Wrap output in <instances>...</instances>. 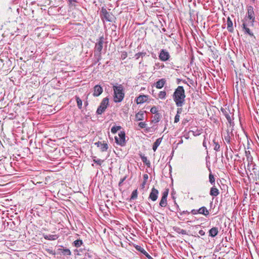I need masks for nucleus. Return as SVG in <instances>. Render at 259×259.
Masks as SVG:
<instances>
[{
	"label": "nucleus",
	"instance_id": "obj_1",
	"mask_svg": "<svg viewBox=\"0 0 259 259\" xmlns=\"http://www.w3.org/2000/svg\"><path fill=\"white\" fill-rule=\"evenodd\" d=\"M185 97L184 88L182 86H178L172 95L173 100L177 107H182L184 104Z\"/></svg>",
	"mask_w": 259,
	"mask_h": 259
},
{
	"label": "nucleus",
	"instance_id": "obj_2",
	"mask_svg": "<svg viewBox=\"0 0 259 259\" xmlns=\"http://www.w3.org/2000/svg\"><path fill=\"white\" fill-rule=\"evenodd\" d=\"M113 100L115 103L121 102L124 97V88L121 84L113 87Z\"/></svg>",
	"mask_w": 259,
	"mask_h": 259
},
{
	"label": "nucleus",
	"instance_id": "obj_3",
	"mask_svg": "<svg viewBox=\"0 0 259 259\" xmlns=\"http://www.w3.org/2000/svg\"><path fill=\"white\" fill-rule=\"evenodd\" d=\"M115 142L117 144L123 146L125 144V134L124 132L120 131L118 134V136L115 137Z\"/></svg>",
	"mask_w": 259,
	"mask_h": 259
},
{
	"label": "nucleus",
	"instance_id": "obj_4",
	"mask_svg": "<svg viewBox=\"0 0 259 259\" xmlns=\"http://www.w3.org/2000/svg\"><path fill=\"white\" fill-rule=\"evenodd\" d=\"M104 42V38L103 36L100 37L98 41L96 44L95 47V55L98 57L101 56V51L103 49V45Z\"/></svg>",
	"mask_w": 259,
	"mask_h": 259
},
{
	"label": "nucleus",
	"instance_id": "obj_5",
	"mask_svg": "<svg viewBox=\"0 0 259 259\" xmlns=\"http://www.w3.org/2000/svg\"><path fill=\"white\" fill-rule=\"evenodd\" d=\"M109 104V99L107 98H104L100 106L97 110V113L98 114H101L103 112L105 111Z\"/></svg>",
	"mask_w": 259,
	"mask_h": 259
},
{
	"label": "nucleus",
	"instance_id": "obj_6",
	"mask_svg": "<svg viewBox=\"0 0 259 259\" xmlns=\"http://www.w3.org/2000/svg\"><path fill=\"white\" fill-rule=\"evenodd\" d=\"M158 57L161 61L165 62L169 59L170 56L167 51L165 49H162L160 51Z\"/></svg>",
	"mask_w": 259,
	"mask_h": 259
},
{
	"label": "nucleus",
	"instance_id": "obj_7",
	"mask_svg": "<svg viewBox=\"0 0 259 259\" xmlns=\"http://www.w3.org/2000/svg\"><path fill=\"white\" fill-rule=\"evenodd\" d=\"M244 19L247 20H252V21H255V15L253 11V8L252 6H249L247 7V13Z\"/></svg>",
	"mask_w": 259,
	"mask_h": 259
},
{
	"label": "nucleus",
	"instance_id": "obj_8",
	"mask_svg": "<svg viewBox=\"0 0 259 259\" xmlns=\"http://www.w3.org/2000/svg\"><path fill=\"white\" fill-rule=\"evenodd\" d=\"M221 111L226 117L229 123L231 124L232 116L230 110L227 108H221Z\"/></svg>",
	"mask_w": 259,
	"mask_h": 259
},
{
	"label": "nucleus",
	"instance_id": "obj_9",
	"mask_svg": "<svg viewBox=\"0 0 259 259\" xmlns=\"http://www.w3.org/2000/svg\"><path fill=\"white\" fill-rule=\"evenodd\" d=\"M95 144L100 148L102 152L106 151L108 149V145L106 143H102L101 142H98L95 143Z\"/></svg>",
	"mask_w": 259,
	"mask_h": 259
},
{
	"label": "nucleus",
	"instance_id": "obj_10",
	"mask_svg": "<svg viewBox=\"0 0 259 259\" xmlns=\"http://www.w3.org/2000/svg\"><path fill=\"white\" fill-rule=\"evenodd\" d=\"M102 15L103 17L109 22L112 21V16L110 14L107 12L105 9H102L101 11Z\"/></svg>",
	"mask_w": 259,
	"mask_h": 259
},
{
	"label": "nucleus",
	"instance_id": "obj_11",
	"mask_svg": "<svg viewBox=\"0 0 259 259\" xmlns=\"http://www.w3.org/2000/svg\"><path fill=\"white\" fill-rule=\"evenodd\" d=\"M103 92L102 88L99 85H96L94 88L93 96L94 97H98L100 96Z\"/></svg>",
	"mask_w": 259,
	"mask_h": 259
},
{
	"label": "nucleus",
	"instance_id": "obj_12",
	"mask_svg": "<svg viewBox=\"0 0 259 259\" xmlns=\"http://www.w3.org/2000/svg\"><path fill=\"white\" fill-rule=\"evenodd\" d=\"M158 191L157 190L153 188L151 193H150L149 198L152 201H155L156 200L158 197Z\"/></svg>",
	"mask_w": 259,
	"mask_h": 259
},
{
	"label": "nucleus",
	"instance_id": "obj_13",
	"mask_svg": "<svg viewBox=\"0 0 259 259\" xmlns=\"http://www.w3.org/2000/svg\"><path fill=\"white\" fill-rule=\"evenodd\" d=\"M219 233V229L217 227H213L212 228H211L209 231V236L211 237H215Z\"/></svg>",
	"mask_w": 259,
	"mask_h": 259
},
{
	"label": "nucleus",
	"instance_id": "obj_14",
	"mask_svg": "<svg viewBox=\"0 0 259 259\" xmlns=\"http://www.w3.org/2000/svg\"><path fill=\"white\" fill-rule=\"evenodd\" d=\"M148 99V96L146 95H140L136 99L137 104H141L145 102Z\"/></svg>",
	"mask_w": 259,
	"mask_h": 259
},
{
	"label": "nucleus",
	"instance_id": "obj_15",
	"mask_svg": "<svg viewBox=\"0 0 259 259\" xmlns=\"http://www.w3.org/2000/svg\"><path fill=\"white\" fill-rule=\"evenodd\" d=\"M227 28L229 32H232L234 30L233 27V22L230 17H228L227 20Z\"/></svg>",
	"mask_w": 259,
	"mask_h": 259
},
{
	"label": "nucleus",
	"instance_id": "obj_16",
	"mask_svg": "<svg viewBox=\"0 0 259 259\" xmlns=\"http://www.w3.org/2000/svg\"><path fill=\"white\" fill-rule=\"evenodd\" d=\"M166 83V80L164 78H162L158 80L155 83V87L157 89H160L163 88Z\"/></svg>",
	"mask_w": 259,
	"mask_h": 259
},
{
	"label": "nucleus",
	"instance_id": "obj_17",
	"mask_svg": "<svg viewBox=\"0 0 259 259\" xmlns=\"http://www.w3.org/2000/svg\"><path fill=\"white\" fill-rule=\"evenodd\" d=\"M245 156L246 157L247 161L248 162V165H251L253 164V158L251 155L250 151H245Z\"/></svg>",
	"mask_w": 259,
	"mask_h": 259
},
{
	"label": "nucleus",
	"instance_id": "obj_18",
	"mask_svg": "<svg viewBox=\"0 0 259 259\" xmlns=\"http://www.w3.org/2000/svg\"><path fill=\"white\" fill-rule=\"evenodd\" d=\"M197 212H198V213L203 214L205 217H207L209 215V211L205 206H202L199 208Z\"/></svg>",
	"mask_w": 259,
	"mask_h": 259
},
{
	"label": "nucleus",
	"instance_id": "obj_19",
	"mask_svg": "<svg viewBox=\"0 0 259 259\" xmlns=\"http://www.w3.org/2000/svg\"><path fill=\"white\" fill-rule=\"evenodd\" d=\"M44 238L48 240H56L59 237V236L57 235H46L43 234Z\"/></svg>",
	"mask_w": 259,
	"mask_h": 259
},
{
	"label": "nucleus",
	"instance_id": "obj_20",
	"mask_svg": "<svg viewBox=\"0 0 259 259\" xmlns=\"http://www.w3.org/2000/svg\"><path fill=\"white\" fill-rule=\"evenodd\" d=\"M145 111H140L136 114V120L140 121L143 120L144 118V113Z\"/></svg>",
	"mask_w": 259,
	"mask_h": 259
},
{
	"label": "nucleus",
	"instance_id": "obj_21",
	"mask_svg": "<svg viewBox=\"0 0 259 259\" xmlns=\"http://www.w3.org/2000/svg\"><path fill=\"white\" fill-rule=\"evenodd\" d=\"M219 194V191L215 186H213L210 191V195L212 196H217Z\"/></svg>",
	"mask_w": 259,
	"mask_h": 259
},
{
	"label": "nucleus",
	"instance_id": "obj_22",
	"mask_svg": "<svg viewBox=\"0 0 259 259\" xmlns=\"http://www.w3.org/2000/svg\"><path fill=\"white\" fill-rule=\"evenodd\" d=\"M178 211L179 213V215L178 216V218L182 221H185V219L183 218V215L184 214H189L190 212L186 210V211H181L180 209H179V210Z\"/></svg>",
	"mask_w": 259,
	"mask_h": 259
},
{
	"label": "nucleus",
	"instance_id": "obj_23",
	"mask_svg": "<svg viewBox=\"0 0 259 259\" xmlns=\"http://www.w3.org/2000/svg\"><path fill=\"white\" fill-rule=\"evenodd\" d=\"M173 229L176 232H177L178 234H181L182 235H186L187 234L186 231L183 229H181L180 227H174Z\"/></svg>",
	"mask_w": 259,
	"mask_h": 259
},
{
	"label": "nucleus",
	"instance_id": "obj_24",
	"mask_svg": "<svg viewBox=\"0 0 259 259\" xmlns=\"http://www.w3.org/2000/svg\"><path fill=\"white\" fill-rule=\"evenodd\" d=\"M254 21H252V20H249V19H244V22L242 24V26H253V23Z\"/></svg>",
	"mask_w": 259,
	"mask_h": 259
},
{
	"label": "nucleus",
	"instance_id": "obj_25",
	"mask_svg": "<svg viewBox=\"0 0 259 259\" xmlns=\"http://www.w3.org/2000/svg\"><path fill=\"white\" fill-rule=\"evenodd\" d=\"M161 141H162L161 138H158L156 140V141L153 144V147H152V149L154 151H155L156 150L157 147L159 146Z\"/></svg>",
	"mask_w": 259,
	"mask_h": 259
},
{
	"label": "nucleus",
	"instance_id": "obj_26",
	"mask_svg": "<svg viewBox=\"0 0 259 259\" xmlns=\"http://www.w3.org/2000/svg\"><path fill=\"white\" fill-rule=\"evenodd\" d=\"M59 250L64 255L70 256L71 254V251L68 248H59Z\"/></svg>",
	"mask_w": 259,
	"mask_h": 259
},
{
	"label": "nucleus",
	"instance_id": "obj_27",
	"mask_svg": "<svg viewBox=\"0 0 259 259\" xmlns=\"http://www.w3.org/2000/svg\"><path fill=\"white\" fill-rule=\"evenodd\" d=\"M166 199L167 198H165V196H162L161 200L159 203V205L160 206L164 207L166 206V204H167Z\"/></svg>",
	"mask_w": 259,
	"mask_h": 259
},
{
	"label": "nucleus",
	"instance_id": "obj_28",
	"mask_svg": "<svg viewBox=\"0 0 259 259\" xmlns=\"http://www.w3.org/2000/svg\"><path fill=\"white\" fill-rule=\"evenodd\" d=\"M82 244V241L80 239L76 240L74 241L73 243V245L77 248L79 247Z\"/></svg>",
	"mask_w": 259,
	"mask_h": 259
},
{
	"label": "nucleus",
	"instance_id": "obj_29",
	"mask_svg": "<svg viewBox=\"0 0 259 259\" xmlns=\"http://www.w3.org/2000/svg\"><path fill=\"white\" fill-rule=\"evenodd\" d=\"M120 128H121L120 126H114L111 128V132L113 134H115Z\"/></svg>",
	"mask_w": 259,
	"mask_h": 259
},
{
	"label": "nucleus",
	"instance_id": "obj_30",
	"mask_svg": "<svg viewBox=\"0 0 259 259\" xmlns=\"http://www.w3.org/2000/svg\"><path fill=\"white\" fill-rule=\"evenodd\" d=\"M166 93L165 91H161L158 94V97L161 99H164L166 97Z\"/></svg>",
	"mask_w": 259,
	"mask_h": 259
},
{
	"label": "nucleus",
	"instance_id": "obj_31",
	"mask_svg": "<svg viewBox=\"0 0 259 259\" xmlns=\"http://www.w3.org/2000/svg\"><path fill=\"white\" fill-rule=\"evenodd\" d=\"M213 143L214 145V150L216 151H220V146L219 143L217 142L215 140H213Z\"/></svg>",
	"mask_w": 259,
	"mask_h": 259
},
{
	"label": "nucleus",
	"instance_id": "obj_32",
	"mask_svg": "<svg viewBox=\"0 0 259 259\" xmlns=\"http://www.w3.org/2000/svg\"><path fill=\"white\" fill-rule=\"evenodd\" d=\"M243 29L244 30L245 32L247 33L250 36H253V33L250 31V29L247 26H243Z\"/></svg>",
	"mask_w": 259,
	"mask_h": 259
},
{
	"label": "nucleus",
	"instance_id": "obj_33",
	"mask_svg": "<svg viewBox=\"0 0 259 259\" xmlns=\"http://www.w3.org/2000/svg\"><path fill=\"white\" fill-rule=\"evenodd\" d=\"M76 100L77 105L79 109H81V107H82V101H81V100L78 97H76Z\"/></svg>",
	"mask_w": 259,
	"mask_h": 259
},
{
	"label": "nucleus",
	"instance_id": "obj_34",
	"mask_svg": "<svg viewBox=\"0 0 259 259\" xmlns=\"http://www.w3.org/2000/svg\"><path fill=\"white\" fill-rule=\"evenodd\" d=\"M145 55H146V53L140 52V53L136 54V55H135V57L136 59L138 60V59H139V58L140 57H143L144 56H145Z\"/></svg>",
	"mask_w": 259,
	"mask_h": 259
},
{
	"label": "nucleus",
	"instance_id": "obj_35",
	"mask_svg": "<svg viewBox=\"0 0 259 259\" xmlns=\"http://www.w3.org/2000/svg\"><path fill=\"white\" fill-rule=\"evenodd\" d=\"M137 196H138L137 190L136 189L133 191V192L132 193L131 199H136L137 198Z\"/></svg>",
	"mask_w": 259,
	"mask_h": 259
},
{
	"label": "nucleus",
	"instance_id": "obj_36",
	"mask_svg": "<svg viewBox=\"0 0 259 259\" xmlns=\"http://www.w3.org/2000/svg\"><path fill=\"white\" fill-rule=\"evenodd\" d=\"M93 161L95 163H97V164H98L99 165H101L104 162L103 160H102V159H99V158H97V159L95 158V159H94Z\"/></svg>",
	"mask_w": 259,
	"mask_h": 259
},
{
	"label": "nucleus",
	"instance_id": "obj_37",
	"mask_svg": "<svg viewBox=\"0 0 259 259\" xmlns=\"http://www.w3.org/2000/svg\"><path fill=\"white\" fill-rule=\"evenodd\" d=\"M136 248L137 249V250H138V251H139L140 252L142 253L143 254L146 251L143 247H141L140 246H139V245H137L136 247Z\"/></svg>",
	"mask_w": 259,
	"mask_h": 259
},
{
	"label": "nucleus",
	"instance_id": "obj_38",
	"mask_svg": "<svg viewBox=\"0 0 259 259\" xmlns=\"http://www.w3.org/2000/svg\"><path fill=\"white\" fill-rule=\"evenodd\" d=\"M159 121V115L158 114H156L154 116V119L152 120L153 122L156 123Z\"/></svg>",
	"mask_w": 259,
	"mask_h": 259
},
{
	"label": "nucleus",
	"instance_id": "obj_39",
	"mask_svg": "<svg viewBox=\"0 0 259 259\" xmlns=\"http://www.w3.org/2000/svg\"><path fill=\"white\" fill-rule=\"evenodd\" d=\"M142 161L144 162L147 165L149 166L150 165V162L149 160H147L146 157H143L142 158Z\"/></svg>",
	"mask_w": 259,
	"mask_h": 259
},
{
	"label": "nucleus",
	"instance_id": "obj_40",
	"mask_svg": "<svg viewBox=\"0 0 259 259\" xmlns=\"http://www.w3.org/2000/svg\"><path fill=\"white\" fill-rule=\"evenodd\" d=\"M150 112L153 114H156L157 112V108L155 106L152 107L150 109Z\"/></svg>",
	"mask_w": 259,
	"mask_h": 259
},
{
	"label": "nucleus",
	"instance_id": "obj_41",
	"mask_svg": "<svg viewBox=\"0 0 259 259\" xmlns=\"http://www.w3.org/2000/svg\"><path fill=\"white\" fill-rule=\"evenodd\" d=\"M70 6H75V3L77 2L76 0H67Z\"/></svg>",
	"mask_w": 259,
	"mask_h": 259
},
{
	"label": "nucleus",
	"instance_id": "obj_42",
	"mask_svg": "<svg viewBox=\"0 0 259 259\" xmlns=\"http://www.w3.org/2000/svg\"><path fill=\"white\" fill-rule=\"evenodd\" d=\"M146 184V179L143 182V183L140 186V189L144 190Z\"/></svg>",
	"mask_w": 259,
	"mask_h": 259
},
{
	"label": "nucleus",
	"instance_id": "obj_43",
	"mask_svg": "<svg viewBox=\"0 0 259 259\" xmlns=\"http://www.w3.org/2000/svg\"><path fill=\"white\" fill-rule=\"evenodd\" d=\"M146 124L145 122H141L139 123V126L142 128H145L146 127Z\"/></svg>",
	"mask_w": 259,
	"mask_h": 259
},
{
	"label": "nucleus",
	"instance_id": "obj_44",
	"mask_svg": "<svg viewBox=\"0 0 259 259\" xmlns=\"http://www.w3.org/2000/svg\"><path fill=\"white\" fill-rule=\"evenodd\" d=\"M179 120H180V115L176 114L175 117L174 122L177 123L179 121Z\"/></svg>",
	"mask_w": 259,
	"mask_h": 259
},
{
	"label": "nucleus",
	"instance_id": "obj_45",
	"mask_svg": "<svg viewBox=\"0 0 259 259\" xmlns=\"http://www.w3.org/2000/svg\"><path fill=\"white\" fill-rule=\"evenodd\" d=\"M182 111H183L182 108H178L177 109V115H180V114H181V113H182Z\"/></svg>",
	"mask_w": 259,
	"mask_h": 259
},
{
	"label": "nucleus",
	"instance_id": "obj_46",
	"mask_svg": "<svg viewBox=\"0 0 259 259\" xmlns=\"http://www.w3.org/2000/svg\"><path fill=\"white\" fill-rule=\"evenodd\" d=\"M197 211H198V209H192L190 212L191 213H192L193 214H196L198 213V212H197Z\"/></svg>",
	"mask_w": 259,
	"mask_h": 259
},
{
	"label": "nucleus",
	"instance_id": "obj_47",
	"mask_svg": "<svg viewBox=\"0 0 259 259\" xmlns=\"http://www.w3.org/2000/svg\"><path fill=\"white\" fill-rule=\"evenodd\" d=\"M199 234L201 235V236H204L205 234V232L202 230H200L199 231Z\"/></svg>",
	"mask_w": 259,
	"mask_h": 259
},
{
	"label": "nucleus",
	"instance_id": "obj_48",
	"mask_svg": "<svg viewBox=\"0 0 259 259\" xmlns=\"http://www.w3.org/2000/svg\"><path fill=\"white\" fill-rule=\"evenodd\" d=\"M148 259H150V258H151L152 256H151L148 253L147 251H146V252H145V253L144 254Z\"/></svg>",
	"mask_w": 259,
	"mask_h": 259
},
{
	"label": "nucleus",
	"instance_id": "obj_49",
	"mask_svg": "<svg viewBox=\"0 0 259 259\" xmlns=\"http://www.w3.org/2000/svg\"><path fill=\"white\" fill-rule=\"evenodd\" d=\"M148 259H150V258H151L152 256H151L148 253L147 251H146V252H145V253L144 254Z\"/></svg>",
	"mask_w": 259,
	"mask_h": 259
},
{
	"label": "nucleus",
	"instance_id": "obj_50",
	"mask_svg": "<svg viewBox=\"0 0 259 259\" xmlns=\"http://www.w3.org/2000/svg\"><path fill=\"white\" fill-rule=\"evenodd\" d=\"M148 259H150V258H151L152 256H151L148 253L147 251H146V252H145V253L144 254Z\"/></svg>",
	"mask_w": 259,
	"mask_h": 259
},
{
	"label": "nucleus",
	"instance_id": "obj_51",
	"mask_svg": "<svg viewBox=\"0 0 259 259\" xmlns=\"http://www.w3.org/2000/svg\"><path fill=\"white\" fill-rule=\"evenodd\" d=\"M33 184H35V185H37V184H40L41 183H42V182H37L36 181H31Z\"/></svg>",
	"mask_w": 259,
	"mask_h": 259
},
{
	"label": "nucleus",
	"instance_id": "obj_52",
	"mask_svg": "<svg viewBox=\"0 0 259 259\" xmlns=\"http://www.w3.org/2000/svg\"><path fill=\"white\" fill-rule=\"evenodd\" d=\"M167 195H168L167 192H164L162 194V196H165V198H167Z\"/></svg>",
	"mask_w": 259,
	"mask_h": 259
},
{
	"label": "nucleus",
	"instance_id": "obj_53",
	"mask_svg": "<svg viewBox=\"0 0 259 259\" xmlns=\"http://www.w3.org/2000/svg\"><path fill=\"white\" fill-rule=\"evenodd\" d=\"M209 182L212 185H214L215 179H209Z\"/></svg>",
	"mask_w": 259,
	"mask_h": 259
},
{
	"label": "nucleus",
	"instance_id": "obj_54",
	"mask_svg": "<svg viewBox=\"0 0 259 259\" xmlns=\"http://www.w3.org/2000/svg\"><path fill=\"white\" fill-rule=\"evenodd\" d=\"M125 179H121L120 181L118 183V186L120 187Z\"/></svg>",
	"mask_w": 259,
	"mask_h": 259
},
{
	"label": "nucleus",
	"instance_id": "obj_55",
	"mask_svg": "<svg viewBox=\"0 0 259 259\" xmlns=\"http://www.w3.org/2000/svg\"><path fill=\"white\" fill-rule=\"evenodd\" d=\"M190 132H192L193 133V136H196L199 135V134H195V133L193 131H191Z\"/></svg>",
	"mask_w": 259,
	"mask_h": 259
},
{
	"label": "nucleus",
	"instance_id": "obj_56",
	"mask_svg": "<svg viewBox=\"0 0 259 259\" xmlns=\"http://www.w3.org/2000/svg\"><path fill=\"white\" fill-rule=\"evenodd\" d=\"M203 146L206 148V142L205 141V139L204 140V141L203 142Z\"/></svg>",
	"mask_w": 259,
	"mask_h": 259
},
{
	"label": "nucleus",
	"instance_id": "obj_57",
	"mask_svg": "<svg viewBox=\"0 0 259 259\" xmlns=\"http://www.w3.org/2000/svg\"><path fill=\"white\" fill-rule=\"evenodd\" d=\"M209 178H214L213 176L211 174H209Z\"/></svg>",
	"mask_w": 259,
	"mask_h": 259
},
{
	"label": "nucleus",
	"instance_id": "obj_58",
	"mask_svg": "<svg viewBox=\"0 0 259 259\" xmlns=\"http://www.w3.org/2000/svg\"><path fill=\"white\" fill-rule=\"evenodd\" d=\"M143 178H148V175L147 174L144 175Z\"/></svg>",
	"mask_w": 259,
	"mask_h": 259
},
{
	"label": "nucleus",
	"instance_id": "obj_59",
	"mask_svg": "<svg viewBox=\"0 0 259 259\" xmlns=\"http://www.w3.org/2000/svg\"><path fill=\"white\" fill-rule=\"evenodd\" d=\"M217 184H218V185H220V183H219V182L218 181H217Z\"/></svg>",
	"mask_w": 259,
	"mask_h": 259
},
{
	"label": "nucleus",
	"instance_id": "obj_60",
	"mask_svg": "<svg viewBox=\"0 0 259 259\" xmlns=\"http://www.w3.org/2000/svg\"><path fill=\"white\" fill-rule=\"evenodd\" d=\"M255 184L256 185H258V184H257V183L256 182H255Z\"/></svg>",
	"mask_w": 259,
	"mask_h": 259
},
{
	"label": "nucleus",
	"instance_id": "obj_61",
	"mask_svg": "<svg viewBox=\"0 0 259 259\" xmlns=\"http://www.w3.org/2000/svg\"><path fill=\"white\" fill-rule=\"evenodd\" d=\"M199 225L195 226L196 228H197Z\"/></svg>",
	"mask_w": 259,
	"mask_h": 259
},
{
	"label": "nucleus",
	"instance_id": "obj_62",
	"mask_svg": "<svg viewBox=\"0 0 259 259\" xmlns=\"http://www.w3.org/2000/svg\"><path fill=\"white\" fill-rule=\"evenodd\" d=\"M183 142V141H180V143H182Z\"/></svg>",
	"mask_w": 259,
	"mask_h": 259
},
{
	"label": "nucleus",
	"instance_id": "obj_63",
	"mask_svg": "<svg viewBox=\"0 0 259 259\" xmlns=\"http://www.w3.org/2000/svg\"><path fill=\"white\" fill-rule=\"evenodd\" d=\"M150 259H154L152 257H151V258H150Z\"/></svg>",
	"mask_w": 259,
	"mask_h": 259
}]
</instances>
